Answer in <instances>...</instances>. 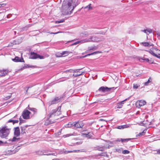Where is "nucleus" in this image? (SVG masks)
Segmentation results:
<instances>
[{"mask_svg":"<svg viewBox=\"0 0 160 160\" xmlns=\"http://www.w3.org/2000/svg\"><path fill=\"white\" fill-rule=\"evenodd\" d=\"M73 2L71 0L67 3L66 2L64 1L62 4V10L64 13V14H67L69 12H71L74 9L75 6L72 5Z\"/></svg>","mask_w":160,"mask_h":160,"instance_id":"1","label":"nucleus"},{"mask_svg":"<svg viewBox=\"0 0 160 160\" xmlns=\"http://www.w3.org/2000/svg\"><path fill=\"white\" fill-rule=\"evenodd\" d=\"M102 41L101 38H98L95 36H90L89 38L76 42L71 44V45H76L78 43H84L92 42H100Z\"/></svg>","mask_w":160,"mask_h":160,"instance_id":"2","label":"nucleus"},{"mask_svg":"<svg viewBox=\"0 0 160 160\" xmlns=\"http://www.w3.org/2000/svg\"><path fill=\"white\" fill-rule=\"evenodd\" d=\"M84 126V123L82 121H78L75 122H70L66 125V127H73L75 128H81Z\"/></svg>","mask_w":160,"mask_h":160,"instance_id":"3","label":"nucleus"},{"mask_svg":"<svg viewBox=\"0 0 160 160\" xmlns=\"http://www.w3.org/2000/svg\"><path fill=\"white\" fill-rule=\"evenodd\" d=\"M148 52L152 55L157 58H160V50L158 49L153 48H151Z\"/></svg>","mask_w":160,"mask_h":160,"instance_id":"4","label":"nucleus"},{"mask_svg":"<svg viewBox=\"0 0 160 160\" xmlns=\"http://www.w3.org/2000/svg\"><path fill=\"white\" fill-rule=\"evenodd\" d=\"M30 58L32 59H36L39 58L40 59H44V57L43 56H40V55L37 54L36 53L32 52H31L30 56Z\"/></svg>","mask_w":160,"mask_h":160,"instance_id":"5","label":"nucleus"},{"mask_svg":"<svg viewBox=\"0 0 160 160\" xmlns=\"http://www.w3.org/2000/svg\"><path fill=\"white\" fill-rule=\"evenodd\" d=\"M114 87L108 88L107 87H101L98 89L99 92H108L112 90L114 88Z\"/></svg>","mask_w":160,"mask_h":160,"instance_id":"6","label":"nucleus"},{"mask_svg":"<svg viewBox=\"0 0 160 160\" xmlns=\"http://www.w3.org/2000/svg\"><path fill=\"white\" fill-rule=\"evenodd\" d=\"M61 108V106L59 107L57 109H55L52 110V112H50L48 115V118L51 117L52 115H53L54 113H56L55 115H58L61 114L60 112Z\"/></svg>","mask_w":160,"mask_h":160,"instance_id":"7","label":"nucleus"},{"mask_svg":"<svg viewBox=\"0 0 160 160\" xmlns=\"http://www.w3.org/2000/svg\"><path fill=\"white\" fill-rule=\"evenodd\" d=\"M31 112L27 110H24L22 114L23 118L24 119H28L30 118V114Z\"/></svg>","mask_w":160,"mask_h":160,"instance_id":"8","label":"nucleus"},{"mask_svg":"<svg viewBox=\"0 0 160 160\" xmlns=\"http://www.w3.org/2000/svg\"><path fill=\"white\" fill-rule=\"evenodd\" d=\"M81 69H75V70H68L69 71H72L74 72L75 73L73 74V76H74L75 77H77L79 76H80L83 74V72H80V70Z\"/></svg>","mask_w":160,"mask_h":160,"instance_id":"9","label":"nucleus"},{"mask_svg":"<svg viewBox=\"0 0 160 160\" xmlns=\"http://www.w3.org/2000/svg\"><path fill=\"white\" fill-rule=\"evenodd\" d=\"M14 134L15 136L13 137L12 139H9V140L10 141L14 142L16 140H18L19 139V138H17V137L19 136L20 135V131H14Z\"/></svg>","mask_w":160,"mask_h":160,"instance_id":"10","label":"nucleus"},{"mask_svg":"<svg viewBox=\"0 0 160 160\" xmlns=\"http://www.w3.org/2000/svg\"><path fill=\"white\" fill-rule=\"evenodd\" d=\"M60 98H59L58 97H56L52 101L49 102L48 104L50 106L53 104H55L60 102Z\"/></svg>","mask_w":160,"mask_h":160,"instance_id":"11","label":"nucleus"},{"mask_svg":"<svg viewBox=\"0 0 160 160\" xmlns=\"http://www.w3.org/2000/svg\"><path fill=\"white\" fill-rule=\"evenodd\" d=\"M146 103V102L143 100H139L136 103V105L137 107H139L145 105Z\"/></svg>","mask_w":160,"mask_h":160,"instance_id":"12","label":"nucleus"},{"mask_svg":"<svg viewBox=\"0 0 160 160\" xmlns=\"http://www.w3.org/2000/svg\"><path fill=\"white\" fill-rule=\"evenodd\" d=\"M8 131H0V137L2 138H5L8 135Z\"/></svg>","mask_w":160,"mask_h":160,"instance_id":"13","label":"nucleus"},{"mask_svg":"<svg viewBox=\"0 0 160 160\" xmlns=\"http://www.w3.org/2000/svg\"><path fill=\"white\" fill-rule=\"evenodd\" d=\"M93 133L91 132H86V133H82V135L83 137H86L88 138H89L92 137Z\"/></svg>","mask_w":160,"mask_h":160,"instance_id":"14","label":"nucleus"},{"mask_svg":"<svg viewBox=\"0 0 160 160\" xmlns=\"http://www.w3.org/2000/svg\"><path fill=\"white\" fill-rule=\"evenodd\" d=\"M8 72V70L7 69L0 70V77L5 76Z\"/></svg>","mask_w":160,"mask_h":160,"instance_id":"15","label":"nucleus"},{"mask_svg":"<svg viewBox=\"0 0 160 160\" xmlns=\"http://www.w3.org/2000/svg\"><path fill=\"white\" fill-rule=\"evenodd\" d=\"M70 52L68 51H63L62 53L59 54V55L57 57H65L68 56Z\"/></svg>","mask_w":160,"mask_h":160,"instance_id":"16","label":"nucleus"},{"mask_svg":"<svg viewBox=\"0 0 160 160\" xmlns=\"http://www.w3.org/2000/svg\"><path fill=\"white\" fill-rule=\"evenodd\" d=\"M127 100V99H125V100H124L122 101H121L120 102H119V103H117V106H116L117 107V108H121L122 107V104H123V103L122 102H123L126 101Z\"/></svg>","mask_w":160,"mask_h":160,"instance_id":"17","label":"nucleus"},{"mask_svg":"<svg viewBox=\"0 0 160 160\" xmlns=\"http://www.w3.org/2000/svg\"><path fill=\"white\" fill-rule=\"evenodd\" d=\"M13 60L15 62H22L23 61V58L20 59L19 58L16 57Z\"/></svg>","mask_w":160,"mask_h":160,"instance_id":"18","label":"nucleus"},{"mask_svg":"<svg viewBox=\"0 0 160 160\" xmlns=\"http://www.w3.org/2000/svg\"><path fill=\"white\" fill-rule=\"evenodd\" d=\"M142 31L147 34H148L150 33H151L152 32V30L150 29H144L143 30H142Z\"/></svg>","mask_w":160,"mask_h":160,"instance_id":"19","label":"nucleus"},{"mask_svg":"<svg viewBox=\"0 0 160 160\" xmlns=\"http://www.w3.org/2000/svg\"><path fill=\"white\" fill-rule=\"evenodd\" d=\"M132 138H128L127 139H122L121 138L120 139H118L117 140L119 142H127L128 141L130 140H131Z\"/></svg>","mask_w":160,"mask_h":160,"instance_id":"20","label":"nucleus"},{"mask_svg":"<svg viewBox=\"0 0 160 160\" xmlns=\"http://www.w3.org/2000/svg\"><path fill=\"white\" fill-rule=\"evenodd\" d=\"M129 127V126L128 125H121L118 126L117 128L119 129H123L125 128H128Z\"/></svg>","mask_w":160,"mask_h":160,"instance_id":"21","label":"nucleus"},{"mask_svg":"<svg viewBox=\"0 0 160 160\" xmlns=\"http://www.w3.org/2000/svg\"><path fill=\"white\" fill-rule=\"evenodd\" d=\"M152 81V79L151 77H150L148 79V81L144 83V85L145 86H148V85Z\"/></svg>","mask_w":160,"mask_h":160,"instance_id":"22","label":"nucleus"},{"mask_svg":"<svg viewBox=\"0 0 160 160\" xmlns=\"http://www.w3.org/2000/svg\"><path fill=\"white\" fill-rule=\"evenodd\" d=\"M142 45L143 46L147 47L150 46H153V44H151V45H150L149 43L147 42H142Z\"/></svg>","mask_w":160,"mask_h":160,"instance_id":"23","label":"nucleus"},{"mask_svg":"<svg viewBox=\"0 0 160 160\" xmlns=\"http://www.w3.org/2000/svg\"><path fill=\"white\" fill-rule=\"evenodd\" d=\"M100 53V52L98 51H97V52H95L93 53H89L87 55H85L84 56H82V57L83 58H85V57H86L87 56H90L91 55H94V54H97V53Z\"/></svg>","mask_w":160,"mask_h":160,"instance_id":"24","label":"nucleus"},{"mask_svg":"<svg viewBox=\"0 0 160 160\" xmlns=\"http://www.w3.org/2000/svg\"><path fill=\"white\" fill-rule=\"evenodd\" d=\"M18 120H9L7 122L9 123V122H12L13 123V125L14 123H18Z\"/></svg>","mask_w":160,"mask_h":160,"instance_id":"25","label":"nucleus"},{"mask_svg":"<svg viewBox=\"0 0 160 160\" xmlns=\"http://www.w3.org/2000/svg\"><path fill=\"white\" fill-rule=\"evenodd\" d=\"M89 34L88 32H85L81 34V36L83 37H85L88 36Z\"/></svg>","mask_w":160,"mask_h":160,"instance_id":"26","label":"nucleus"},{"mask_svg":"<svg viewBox=\"0 0 160 160\" xmlns=\"http://www.w3.org/2000/svg\"><path fill=\"white\" fill-rule=\"evenodd\" d=\"M77 151L76 150H74L73 151H64V153L65 154H67L69 153H72V152H76Z\"/></svg>","mask_w":160,"mask_h":160,"instance_id":"27","label":"nucleus"},{"mask_svg":"<svg viewBox=\"0 0 160 160\" xmlns=\"http://www.w3.org/2000/svg\"><path fill=\"white\" fill-rule=\"evenodd\" d=\"M28 109L31 111H32L34 112V113L37 112V110L36 109L34 108H29V105L28 106Z\"/></svg>","mask_w":160,"mask_h":160,"instance_id":"28","label":"nucleus"},{"mask_svg":"<svg viewBox=\"0 0 160 160\" xmlns=\"http://www.w3.org/2000/svg\"><path fill=\"white\" fill-rule=\"evenodd\" d=\"M82 8H83L84 9H86L88 8V10H90L92 9V7H91V4H90L89 5L85 7H82Z\"/></svg>","mask_w":160,"mask_h":160,"instance_id":"29","label":"nucleus"},{"mask_svg":"<svg viewBox=\"0 0 160 160\" xmlns=\"http://www.w3.org/2000/svg\"><path fill=\"white\" fill-rule=\"evenodd\" d=\"M146 132H144V131H143L141 132H140L139 133L137 134L136 135V137H140L144 135L145 133Z\"/></svg>","mask_w":160,"mask_h":160,"instance_id":"30","label":"nucleus"},{"mask_svg":"<svg viewBox=\"0 0 160 160\" xmlns=\"http://www.w3.org/2000/svg\"><path fill=\"white\" fill-rule=\"evenodd\" d=\"M12 15H13L14 16L12 18H11V20H13L14 19L16 18V15L14 14L12 15L11 14H9L7 16V18H10V17L12 16Z\"/></svg>","mask_w":160,"mask_h":160,"instance_id":"31","label":"nucleus"},{"mask_svg":"<svg viewBox=\"0 0 160 160\" xmlns=\"http://www.w3.org/2000/svg\"><path fill=\"white\" fill-rule=\"evenodd\" d=\"M11 129V128H8L7 126H4L2 127L0 130H9Z\"/></svg>","mask_w":160,"mask_h":160,"instance_id":"32","label":"nucleus"},{"mask_svg":"<svg viewBox=\"0 0 160 160\" xmlns=\"http://www.w3.org/2000/svg\"><path fill=\"white\" fill-rule=\"evenodd\" d=\"M122 153L123 154H128L130 153V152L128 150H125L122 151Z\"/></svg>","mask_w":160,"mask_h":160,"instance_id":"33","label":"nucleus"},{"mask_svg":"<svg viewBox=\"0 0 160 160\" xmlns=\"http://www.w3.org/2000/svg\"><path fill=\"white\" fill-rule=\"evenodd\" d=\"M95 47H92L89 48L88 50H87V51L86 52H88L89 51H90L91 50H92L95 49Z\"/></svg>","mask_w":160,"mask_h":160,"instance_id":"34","label":"nucleus"},{"mask_svg":"<svg viewBox=\"0 0 160 160\" xmlns=\"http://www.w3.org/2000/svg\"><path fill=\"white\" fill-rule=\"evenodd\" d=\"M139 86L138 84H133V87L134 89H136Z\"/></svg>","mask_w":160,"mask_h":160,"instance_id":"35","label":"nucleus"},{"mask_svg":"<svg viewBox=\"0 0 160 160\" xmlns=\"http://www.w3.org/2000/svg\"><path fill=\"white\" fill-rule=\"evenodd\" d=\"M141 60H142L144 61H145L146 62H149V60L147 58H143L141 59Z\"/></svg>","mask_w":160,"mask_h":160,"instance_id":"36","label":"nucleus"},{"mask_svg":"<svg viewBox=\"0 0 160 160\" xmlns=\"http://www.w3.org/2000/svg\"><path fill=\"white\" fill-rule=\"evenodd\" d=\"M6 5V4L5 3L0 4V8L5 7Z\"/></svg>","mask_w":160,"mask_h":160,"instance_id":"37","label":"nucleus"},{"mask_svg":"<svg viewBox=\"0 0 160 160\" xmlns=\"http://www.w3.org/2000/svg\"><path fill=\"white\" fill-rule=\"evenodd\" d=\"M59 32H51V33H50L51 34H58Z\"/></svg>","mask_w":160,"mask_h":160,"instance_id":"38","label":"nucleus"},{"mask_svg":"<svg viewBox=\"0 0 160 160\" xmlns=\"http://www.w3.org/2000/svg\"><path fill=\"white\" fill-rule=\"evenodd\" d=\"M3 144V142L2 141L0 140V146L2 145Z\"/></svg>","mask_w":160,"mask_h":160,"instance_id":"39","label":"nucleus"},{"mask_svg":"<svg viewBox=\"0 0 160 160\" xmlns=\"http://www.w3.org/2000/svg\"><path fill=\"white\" fill-rule=\"evenodd\" d=\"M62 22V21H57L56 22V23H61Z\"/></svg>","mask_w":160,"mask_h":160,"instance_id":"40","label":"nucleus"},{"mask_svg":"<svg viewBox=\"0 0 160 160\" xmlns=\"http://www.w3.org/2000/svg\"><path fill=\"white\" fill-rule=\"evenodd\" d=\"M14 130H19V128L18 127L15 128H14Z\"/></svg>","mask_w":160,"mask_h":160,"instance_id":"41","label":"nucleus"},{"mask_svg":"<svg viewBox=\"0 0 160 160\" xmlns=\"http://www.w3.org/2000/svg\"><path fill=\"white\" fill-rule=\"evenodd\" d=\"M157 152L158 154H160V150H158L157 151Z\"/></svg>","mask_w":160,"mask_h":160,"instance_id":"42","label":"nucleus"},{"mask_svg":"<svg viewBox=\"0 0 160 160\" xmlns=\"http://www.w3.org/2000/svg\"><path fill=\"white\" fill-rule=\"evenodd\" d=\"M75 40H71V41H68L67 42H73L74 41H75Z\"/></svg>","mask_w":160,"mask_h":160,"instance_id":"43","label":"nucleus"},{"mask_svg":"<svg viewBox=\"0 0 160 160\" xmlns=\"http://www.w3.org/2000/svg\"><path fill=\"white\" fill-rule=\"evenodd\" d=\"M99 121H103L104 122H106L103 119H99Z\"/></svg>","mask_w":160,"mask_h":160,"instance_id":"44","label":"nucleus"},{"mask_svg":"<svg viewBox=\"0 0 160 160\" xmlns=\"http://www.w3.org/2000/svg\"><path fill=\"white\" fill-rule=\"evenodd\" d=\"M29 88H28L27 89V90L26 91V92L27 93V92H28V89Z\"/></svg>","mask_w":160,"mask_h":160,"instance_id":"45","label":"nucleus"},{"mask_svg":"<svg viewBox=\"0 0 160 160\" xmlns=\"http://www.w3.org/2000/svg\"><path fill=\"white\" fill-rule=\"evenodd\" d=\"M21 130H23V127H21Z\"/></svg>","mask_w":160,"mask_h":160,"instance_id":"46","label":"nucleus"},{"mask_svg":"<svg viewBox=\"0 0 160 160\" xmlns=\"http://www.w3.org/2000/svg\"><path fill=\"white\" fill-rule=\"evenodd\" d=\"M17 115H15V116L14 117V118H15V117H17Z\"/></svg>","mask_w":160,"mask_h":160,"instance_id":"47","label":"nucleus"},{"mask_svg":"<svg viewBox=\"0 0 160 160\" xmlns=\"http://www.w3.org/2000/svg\"><path fill=\"white\" fill-rule=\"evenodd\" d=\"M35 67V66H32L31 67Z\"/></svg>","mask_w":160,"mask_h":160,"instance_id":"48","label":"nucleus"},{"mask_svg":"<svg viewBox=\"0 0 160 160\" xmlns=\"http://www.w3.org/2000/svg\"><path fill=\"white\" fill-rule=\"evenodd\" d=\"M95 114H98V112L96 113Z\"/></svg>","mask_w":160,"mask_h":160,"instance_id":"49","label":"nucleus"},{"mask_svg":"<svg viewBox=\"0 0 160 160\" xmlns=\"http://www.w3.org/2000/svg\"><path fill=\"white\" fill-rule=\"evenodd\" d=\"M14 32L15 33V34H16V32L15 31H14Z\"/></svg>","mask_w":160,"mask_h":160,"instance_id":"50","label":"nucleus"},{"mask_svg":"<svg viewBox=\"0 0 160 160\" xmlns=\"http://www.w3.org/2000/svg\"><path fill=\"white\" fill-rule=\"evenodd\" d=\"M101 156H103V155H101Z\"/></svg>","mask_w":160,"mask_h":160,"instance_id":"51","label":"nucleus"}]
</instances>
